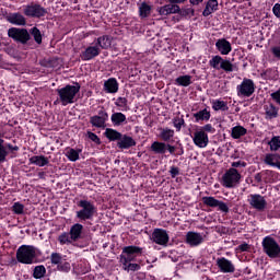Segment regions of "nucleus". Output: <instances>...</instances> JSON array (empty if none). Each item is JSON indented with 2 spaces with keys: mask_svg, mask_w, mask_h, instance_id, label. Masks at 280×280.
Here are the masks:
<instances>
[{
  "mask_svg": "<svg viewBox=\"0 0 280 280\" xmlns=\"http://www.w3.org/2000/svg\"><path fill=\"white\" fill-rule=\"evenodd\" d=\"M196 121H209L211 119V112L207 109L199 110L194 114Z\"/></svg>",
  "mask_w": 280,
  "mask_h": 280,
  "instance_id": "obj_33",
  "label": "nucleus"
},
{
  "mask_svg": "<svg viewBox=\"0 0 280 280\" xmlns=\"http://www.w3.org/2000/svg\"><path fill=\"white\" fill-rule=\"evenodd\" d=\"M166 150L170 152V154H174L176 152V147L166 144Z\"/></svg>",
  "mask_w": 280,
  "mask_h": 280,
  "instance_id": "obj_58",
  "label": "nucleus"
},
{
  "mask_svg": "<svg viewBox=\"0 0 280 280\" xmlns=\"http://www.w3.org/2000/svg\"><path fill=\"white\" fill-rule=\"evenodd\" d=\"M105 136L109 141H119L121 139V133L115 129H106Z\"/></svg>",
  "mask_w": 280,
  "mask_h": 280,
  "instance_id": "obj_41",
  "label": "nucleus"
},
{
  "mask_svg": "<svg viewBox=\"0 0 280 280\" xmlns=\"http://www.w3.org/2000/svg\"><path fill=\"white\" fill-rule=\"evenodd\" d=\"M240 180H242V174L236 168H229L222 176V186L233 189L240 185Z\"/></svg>",
  "mask_w": 280,
  "mask_h": 280,
  "instance_id": "obj_4",
  "label": "nucleus"
},
{
  "mask_svg": "<svg viewBox=\"0 0 280 280\" xmlns=\"http://www.w3.org/2000/svg\"><path fill=\"white\" fill-rule=\"evenodd\" d=\"M24 14L33 19H40L47 14V10L40 4H31L24 8Z\"/></svg>",
  "mask_w": 280,
  "mask_h": 280,
  "instance_id": "obj_10",
  "label": "nucleus"
},
{
  "mask_svg": "<svg viewBox=\"0 0 280 280\" xmlns=\"http://www.w3.org/2000/svg\"><path fill=\"white\" fill-rule=\"evenodd\" d=\"M215 47L221 56H229L231 51H233V47L231 46V42L225 38H220L215 42Z\"/></svg>",
  "mask_w": 280,
  "mask_h": 280,
  "instance_id": "obj_16",
  "label": "nucleus"
},
{
  "mask_svg": "<svg viewBox=\"0 0 280 280\" xmlns=\"http://www.w3.org/2000/svg\"><path fill=\"white\" fill-rule=\"evenodd\" d=\"M82 153V150H75V149H67L66 156L72 162H75L80 159V154Z\"/></svg>",
  "mask_w": 280,
  "mask_h": 280,
  "instance_id": "obj_38",
  "label": "nucleus"
},
{
  "mask_svg": "<svg viewBox=\"0 0 280 280\" xmlns=\"http://www.w3.org/2000/svg\"><path fill=\"white\" fill-rule=\"evenodd\" d=\"M178 86H189L191 84V75H182L175 80Z\"/></svg>",
  "mask_w": 280,
  "mask_h": 280,
  "instance_id": "obj_46",
  "label": "nucleus"
},
{
  "mask_svg": "<svg viewBox=\"0 0 280 280\" xmlns=\"http://www.w3.org/2000/svg\"><path fill=\"white\" fill-rule=\"evenodd\" d=\"M213 12H218V0H209L202 14L205 16H210V14H213Z\"/></svg>",
  "mask_w": 280,
  "mask_h": 280,
  "instance_id": "obj_29",
  "label": "nucleus"
},
{
  "mask_svg": "<svg viewBox=\"0 0 280 280\" xmlns=\"http://www.w3.org/2000/svg\"><path fill=\"white\" fill-rule=\"evenodd\" d=\"M10 38H13L14 40H18L19 43H22L25 45L27 40H30V32L25 28H10L8 32Z\"/></svg>",
  "mask_w": 280,
  "mask_h": 280,
  "instance_id": "obj_11",
  "label": "nucleus"
},
{
  "mask_svg": "<svg viewBox=\"0 0 280 280\" xmlns=\"http://www.w3.org/2000/svg\"><path fill=\"white\" fill-rule=\"evenodd\" d=\"M104 89L106 93H117L119 91V83H117V79L110 78L105 81Z\"/></svg>",
  "mask_w": 280,
  "mask_h": 280,
  "instance_id": "obj_25",
  "label": "nucleus"
},
{
  "mask_svg": "<svg viewBox=\"0 0 280 280\" xmlns=\"http://www.w3.org/2000/svg\"><path fill=\"white\" fill-rule=\"evenodd\" d=\"M191 5H200L205 0H189Z\"/></svg>",
  "mask_w": 280,
  "mask_h": 280,
  "instance_id": "obj_59",
  "label": "nucleus"
},
{
  "mask_svg": "<svg viewBox=\"0 0 280 280\" xmlns=\"http://www.w3.org/2000/svg\"><path fill=\"white\" fill-rule=\"evenodd\" d=\"M47 269L45 268V266L39 265L34 268L33 277L34 279H43V277H45Z\"/></svg>",
  "mask_w": 280,
  "mask_h": 280,
  "instance_id": "obj_43",
  "label": "nucleus"
},
{
  "mask_svg": "<svg viewBox=\"0 0 280 280\" xmlns=\"http://www.w3.org/2000/svg\"><path fill=\"white\" fill-rule=\"evenodd\" d=\"M280 155L277 153H267L264 158L265 165H269L270 167H277L279 165Z\"/></svg>",
  "mask_w": 280,
  "mask_h": 280,
  "instance_id": "obj_24",
  "label": "nucleus"
},
{
  "mask_svg": "<svg viewBox=\"0 0 280 280\" xmlns=\"http://www.w3.org/2000/svg\"><path fill=\"white\" fill-rule=\"evenodd\" d=\"M30 163L37 167H45V165H49V159L44 155H34L30 159Z\"/></svg>",
  "mask_w": 280,
  "mask_h": 280,
  "instance_id": "obj_26",
  "label": "nucleus"
},
{
  "mask_svg": "<svg viewBox=\"0 0 280 280\" xmlns=\"http://www.w3.org/2000/svg\"><path fill=\"white\" fill-rule=\"evenodd\" d=\"M143 253V249L141 247L137 246H127L124 247L122 254L120 255V264L135 261L139 255Z\"/></svg>",
  "mask_w": 280,
  "mask_h": 280,
  "instance_id": "obj_7",
  "label": "nucleus"
},
{
  "mask_svg": "<svg viewBox=\"0 0 280 280\" xmlns=\"http://www.w3.org/2000/svg\"><path fill=\"white\" fill-rule=\"evenodd\" d=\"M192 143L197 147V148H207V145H209V135H207V132H205V130H197L194 132L192 136Z\"/></svg>",
  "mask_w": 280,
  "mask_h": 280,
  "instance_id": "obj_13",
  "label": "nucleus"
},
{
  "mask_svg": "<svg viewBox=\"0 0 280 280\" xmlns=\"http://www.w3.org/2000/svg\"><path fill=\"white\" fill-rule=\"evenodd\" d=\"M247 130L246 128L242 126H236L232 128V138L233 139H241V137H244L246 135Z\"/></svg>",
  "mask_w": 280,
  "mask_h": 280,
  "instance_id": "obj_42",
  "label": "nucleus"
},
{
  "mask_svg": "<svg viewBox=\"0 0 280 280\" xmlns=\"http://www.w3.org/2000/svg\"><path fill=\"white\" fill-rule=\"evenodd\" d=\"M265 119H275L279 115V108L272 104H267L264 106Z\"/></svg>",
  "mask_w": 280,
  "mask_h": 280,
  "instance_id": "obj_23",
  "label": "nucleus"
},
{
  "mask_svg": "<svg viewBox=\"0 0 280 280\" xmlns=\"http://www.w3.org/2000/svg\"><path fill=\"white\" fill-rule=\"evenodd\" d=\"M122 264V270H126L127 272H137V270H141V266L139 264L133 262H121Z\"/></svg>",
  "mask_w": 280,
  "mask_h": 280,
  "instance_id": "obj_44",
  "label": "nucleus"
},
{
  "mask_svg": "<svg viewBox=\"0 0 280 280\" xmlns=\"http://www.w3.org/2000/svg\"><path fill=\"white\" fill-rule=\"evenodd\" d=\"M209 65L212 69H215L217 71H225V73H232V71H235V66L228 59L222 58L220 55L213 56Z\"/></svg>",
  "mask_w": 280,
  "mask_h": 280,
  "instance_id": "obj_5",
  "label": "nucleus"
},
{
  "mask_svg": "<svg viewBox=\"0 0 280 280\" xmlns=\"http://www.w3.org/2000/svg\"><path fill=\"white\" fill-rule=\"evenodd\" d=\"M173 126L176 130V132H180V130H183V126H185V117L182 116H176L173 118Z\"/></svg>",
  "mask_w": 280,
  "mask_h": 280,
  "instance_id": "obj_40",
  "label": "nucleus"
},
{
  "mask_svg": "<svg viewBox=\"0 0 280 280\" xmlns=\"http://www.w3.org/2000/svg\"><path fill=\"white\" fill-rule=\"evenodd\" d=\"M108 120V114L106 112H100L98 116H92L90 118V124L95 128H104L106 121Z\"/></svg>",
  "mask_w": 280,
  "mask_h": 280,
  "instance_id": "obj_19",
  "label": "nucleus"
},
{
  "mask_svg": "<svg viewBox=\"0 0 280 280\" xmlns=\"http://www.w3.org/2000/svg\"><path fill=\"white\" fill-rule=\"evenodd\" d=\"M58 242H59V244H61V246H65V244L66 245L73 244V242H75V241H73V238H71L70 233L63 232L58 236Z\"/></svg>",
  "mask_w": 280,
  "mask_h": 280,
  "instance_id": "obj_39",
  "label": "nucleus"
},
{
  "mask_svg": "<svg viewBox=\"0 0 280 280\" xmlns=\"http://www.w3.org/2000/svg\"><path fill=\"white\" fill-rule=\"evenodd\" d=\"M217 266L221 272H224V273L235 272V265H233V261L224 257L217 259Z\"/></svg>",
  "mask_w": 280,
  "mask_h": 280,
  "instance_id": "obj_17",
  "label": "nucleus"
},
{
  "mask_svg": "<svg viewBox=\"0 0 280 280\" xmlns=\"http://www.w3.org/2000/svg\"><path fill=\"white\" fill-rule=\"evenodd\" d=\"M178 150H179V151H178L177 154H178L179 156H183V154H185V149H183V144H179Z\"/></svg>",
  "mask_w": 280,
  "mask_h": 280,
  "instance_id": "obj_60",
  "label": "nucleus"
},
{
  "mask_svg": "<svg viewBox=\"0 0 280 280\" xmlns=\"http://www.w3.org/2000/svg\"><path fill=\"white\" fill-rule=\"evenodd\" d=\"M110 119L114 126H121V124H126V116L121 112H116L112 114Z\"/></svg>",
  "mask_w": 280,
  "mask_h": 280,
  "instance_id": "obj_32",
  "label": "nucleus"
},
{
  "mask_svg": "<svg viewBox=\"0 0 280 280\" xmlns=\"http://www.w3.org/2000/svg\"><path fill=\"white\" fill-rule=\"evenodd\" d=\"M278 170H280V158L278 160V166H277Z\"/></svg>",
  "mask_w": 280,
  "mask_h": 280,
  "instance_id": "obj_61",
  "label": "nucleus"
},
{
  "mask_svg": "<svg viewBox=\"0 0 280 280\" xmlns=\"http://www.w3.org/2000/svg\"><path fill=\"white\" fill-rule=\"evenodd\" d=\"M262 250L271 259H277V257L280 255V245L272 236H266L262 240Z\"/></svg>",
  "mask_w": 280,
  "mask_h": 280,
  "instance_id": "obj_6",
  "label": "nucleus"
},
{
  "mask_svg": "<svg viewBox=\"0 0 280 280\" xmlns=\"http://www.w3.org/2000/svg\"><path fill=\"white\" fill-rule=\"evenodd\" d=\"M48 67H51V63H48Z\"/></svg>",
  "mask_w": 280,
  "mask_h": 280,
  "instance_id": "obj_62",
  "label": "nucleus"
},
{
  "mask_svg": "<svg viewBox=\"0 0 280 280\" xmlns=\"http://www.w3.org/2000/svg\"><path fill=\"white\" fill-rule=\"evenodd\" d=\"M151 240H153V242L160 246H167L170 235L167 234V231L163 229H155L151 235Z\"/></svg>",
  "mask_w": 280,
  "mask_h": 280,
  "instance_id": "obj_12",
  "label": "nucleus"
},
{
  "mask_svg": "<svg viewBox=\"0 0 280 280\" xmlns=\"http://www.w3.org/2000/svg\"><path fill=\"white\" fill-rule=\"evenodd\" d=\"M0 60H1V56H0Z\"/></svg>",
  "mask_w": 280,
  "mask_h": 280,
  "instance_id": "obj_64",
  "label": "nucleus"
},
{
  "mask_svg": "<svg viewBox=\"0 0 280 280\" xmlns=\"http://www.w3.org/2000/svg\"><path fill=\"white\" fill-rule=\"evenodd\" d=\"M50 261L51 264H54L55 266H59L62 261V255L58 254V253H52L50 255Z\"/></svg>",
  "mask_w": 280,
  "mask_h": 280,
  "instance_id": "obj_47",
  "label": "nucleus"
},
{
  "mask_svg": "<svg viewBox=\"0 0 280 280\" xmlns=\"http://www.w3.org/2000/svg\"><path fill=\"white\" fill-rule=\"evenodd\" d=\"M116 106H119V108H126V106H128V98H126V97H118L116 100Z\"/></svg>",
  "mask_w": 280,
  "mask_h": 280,
  "instance_id": "obj_50",
  "label": "nucleus"
},
{
  "mask_svg": "<svg viewBox=\"0 0 280 280\" xmlns=\"http://www.w3.org/2000/svg\"><path fill=\"white\" fill-rule=\"evenodd\" d=\"M96 40H97L96 45L97 47H100V49H108V47H110L113 43V39L108 35H103L98 37Z\"/></svg>",
  "mask_w": 280,
  "mask_h": 280,
  "instance_id": "obj_30",
  "label": "nucleus"
},
{
  "mask_svg": "<svg viewBox=\"0 0 280 280\" xmlns=\"http://www.w3.org/2000/svg\"><path fill=\"white\" fill-rule=\"evenodd\" d=\"M235 167H246V162H242V161L233 162L231 170H235Z\"/></svg>",
  "mask_w": 280,
  "mask_h": 280,
  "instance_id": "obj_56",
  "label": "nucleus"
},
{
  "mask_svg": "<svg viewBox=\"0 0 280 280\" xmlns=\"http://www.w3.org/2000/svg\"><path fill=\"white\" fill-rule=\"evenodd\" d=\"M248 202L250 207H253L257 211H264V209H266V206L268 205V202H266V198H264V196L261 195H249Z\"/></svg>",
  "mask_w": 280,
  "mask_h": 280,
  "instance_id": "obj_15",
  "label": "nucleus"
},
{
  "mask_svg": "<svg viewBox=\"0 0 280 280\" xmlns=\"http://www.w3.org/2000/svg\"><path fill=\"white\" fill-rule=\"evenodd\" d=\"M205 242V237L202 234L197 232H187L186 234V243L189 246H200Z\"/></svg>",
  "mask_w": 280,
  "mask_h": 280,
  "instance_id": "obj_20",
  "label": "nucleus"
},
{
  "mask_svg": "<svg viewBox=\"0 0 280 280\" xmlns=\"http://www.w3.org/2000/svg\"><path fill=\"white\" fill-rule=\"evenodd\" d=\"M272 12L275 14V16H277V19H280V4L276 3L272 8Z\"/></svg>",
  "mask_w": 280,
  "mask_h": 280,
  "instance_id": "obj_54",
  "label": "nucleus"
},
{
  "mask_svg": "<svg viewBox=\"0 0 280 280\" xmlns=\"http://www.w3.org/2000/svg\"><path fill=\"white\" fill-rule=\"evenodd\" d=\"M271 54L275 56V58H278V60H280V47L279 46L271 48Z\"/></svg>",
  "mask_w": 280,
  "mask_h": 280,
  "instance_id": "obj_55",
  "label": "nucleus"
},
{
  "mask_svg": "<svg viewBox=\"0 0 280 280\" xmlns=\"http://www.w3.org/2000/svg\"><path fill=\"white\" fill-rule=\"evenodd\" d=\"M199 130H203V132H206V135H207V132H211V133L215 132V129L213 128V126H212L211 124L205 125V126H203L201 129H199Z\"/></svg>",
  "mask_w": 280,
  "mask_h": 280,
  "instance_id": "obj_51",
  "label": "nucleus"
},
{
  "mask_svg": "<svg viewBox=\"0 0 280 280\" xmlns=\"http://www.w3.org/2000/svg\"><path fill=\"white\" fill-rule=\"evenodd\" d=\"M30 34L32 37H34V40L35 43H37V45H40V43H43V34L40 33V30H38V27L31 28Z\"/></svg>",
  "mask_w": 280,
  "mask_h": 280,
  "instance_id": "obj_45",
  "label": "nucleus"
},
{
  "mask_svg": "<svg viewBox=\"0 0 280 280\" xmlns=\"http://www.w3.org/2000/svg\"><path fill=\"white\" fill-rule=\"evenodd\" d=\"M82 231H84V225L80 223H75L70 228V236L71 240L78 242V240L82 238Z\"/></svg>",
  "mask_w": 280,
  "mask_h": 280,
  "instance_id": "obj_22",
  "label": "nucleus"
},
{
  "mask_svg": "<svg viewBox=\"0 0 280 280\" xmlns=\"http://www.w3.org/2000/svg\"><path fill=\"white\" fill-rule=\"evenodd\" d=\"M268 145L270 152H279L280 150V136H273L269 141Z\"/></svg>",
  "mask_w": 280,
  "mask_h": 280,
  "instance_id": "obj_36",
  "label": "nucleus"
},
{
  "mask_svg": "<svg viewBox=\"0 0 280 280\" xmlns=\"http://www.w3.org/2000/svg\"><path fill=\"white\" fill-rule=\"evenodd\" d=\"M135 145H137V141L130 136H121L118 141V148H120V150H128L135 148Z\"/></svg>",
  "mask_w": 280,
  "mask_h": 280,
  "instance_id": "obj_21",
  "label": "nucleus"
},
{
  "mask_svg": "<svg viewBox=\"0 0 280 280\" xmlns=\"http://www.w3.org/2000/svg\"><path fill=\"white\" fill-rule=\"evenodd\" d=\"M9 23H12V25H25L26 20L25 16L21 13H11L8 16Z\"/></svg>",
  "mask_w": 280,
  "mask_h": 280,
  "instance_id": "obj_27",
  "label": "nucleus"
},
{
  "mask_svg": "<svg viewBox=\"0 0 280 280\" xmlns=\"http://www.w3.org/2000/svg\"><path fill=\"white\" fill-rule=\"evenodd\" d=\"M14 150H19V148H14Z\"/></svg>",
  "mask_w": 280,
  "mask_h": 280,
  "instance_id": "obj_63",
  "label": "nucleus"
},
{
  "mask_svg": "<svg viewBox=\"0 0 280 280\" xmlns=\"http://www.w3.org/2000/svg\"><path fill=\"white\" fill-rule=\"evenodd\" d=\"M151 150L154 154H165V152H167V143L154 141L151 144Z\"/></svg>",
  "mask_w": 280,
  "mask_h": 280,
  "instance_id": "obj_28",
  "label": "nucleus"
},
{
  "mask_svg": "<svg viewBox=\"0 0 280 280\" xmlns=\"http://www.w3.org/2000/svg\"><path fill=\"white\" fill-rule=\"evenodd\" d=\"M160 139H162V141H170L171 139H174V129H160Z\"/></svg>",
  "mask_w": 280,
  "mask_h": 280,
  "instance_id": "obj_37",
  "label": "nucleus"
},
{
  "mask_svg": "<svg viewBox=\"0 0 280 280\" xmlns=\"http://www.w3.org/2000/svg\"><path fill=\"white\" fill-rule=\"evenodd\" d=\"M102 52L100 46L96 44L88 47L84 51L81 52V60H93V58H97V55Z\"/></svg>",
  "mask_w": 280,
  "mask_h": 280,
  "instance_id": "obj_18",
  "label": "nucleus"
},
{
  "mask_svg": "<svg viewBox=\"0 0 280 280\" xmlns=\"http://www.w3.org/2000/svg\"><path fill=\"white\" fill-rule=\"evenodd\" d=\"M170 174H171L172 178H176V176H178V174H180V171L178 170V167L172 166L170 170Z\"/></svg>",
  "mask_w": 280,
  "mask_h": 280,
  "instance_id": "obj_53",
  "label": "nucleus"
},
{
  "mask_svg": "<svg viewBox=\"0 0 280 280\" xmlns=\"http://www.w3.org/2000/svg\"><path fill=\"white\" fill-rule=\"evenodd\" d=\"M8 147H5V140L1 137L0 132V163H5V159H8Z\"/></svg>",
  "mask_w": 280,
  "mask_h": 280,
  "instance_id": "obj_34",
  "label": "nucleus"
},
{
  "mask_svg": "<svg viewBox=\"0 0 280 280\" xmlns=\"http://www.w3.org/2000/svg\"><path fill=\"white\" fill-rule=\"evenodd\" d=\"M16 259L20 264H34V259H36V248L31 245H22L16 252Z\"/></svg>",
  "mask_w": 280,
  "mask_h": 280,
  "instance_id": "obj_3",
  "label": "nucleus"
},
{
  "mask_svg": "<svg viewBox=\"0 0 280 280\" xmlns=\"http://www.w3.org/2000/svg\"><path fill=\"white\" fill-rule=\"evenodd\" d=\"M57 93L62 106L73 104L75 102V95L80 93V84L77 83L75 85H66L65 88L57 90Z\"/></svg>",
  "mask_w": 280,
  "mask_h": 280,
  "instance_id": "obj_2",
  "label": "nucleus"
},
{
  "mask_svg": "<svg viewBox=\"0 0 280 280\" xmlns=\"http://www.w3.org/2000/svg\"><path fill=\"white\" fill-rule=\"evenodd\" d=\"M79 211L75 212V217L81 222H85V220H93L95 218V213H97V207L93 201L81 199L78 201Z\"/></svg>",
  "mask_w": 280,
  "mask_h": 280,
  "instance_id": "obj_1",
  "label": "nucleus"
},
{
  "mask_svg": "<svg viewBox=\"0 0 280 280\" xmlns=\"http://www.w3.org/2000/svg\"><path fill=\"white\" fill-rule=\"evenodd\" d=\"M57 270H60V272H69V270H71V265L69 262H60L57 266Z\"/></svg>",
  "mask_w": 280,
  "mask_h": 280,
  "instance_id": "obj_49",
  "label": "nucleus"
},
{
  "mask_svg": "<svg viewBox=\"0 0 280 280\" xmlns=\"http://www.w3.org/2000/svg\"><path fill=\"white\" fill-rule=\"evenodd\" d=\"M238 97H250L255 93V82L250 79H243L242 83L236 86Z\"/></svg>",
  "mask_w": 280,
  "mask_h": 280,
  "instance_id": "obj_8",
  "label": "nucleus"
},
{
  "mask_svg": "<svg viewBox=\"0 0 280 280\" xmlns=\"http://www.w3.org/2000/svg\"><path fill=\"white\" fill-rule=\"evenodd\" d=\"M240 250H242V253H246V250L250 249V245L243 243L238 246Z\"/></svg>",
  "mask_w": 280,
  "mask_h": 280,
  "instance_id": "obj_57",
  "label": "nucleus"
},
{
  "mask_svg": "<svg viewBox=\"0 0 280 280\" xmlns=\"http://www.w3.org/2000/svg\"><path fill=\"white\" fill-rule=\"evenodd\" d=\"M213 110H229V104L222 100L211 101Z\"/></svg>",
  "mask_w": 280,
  "mask_h": 280,
  "instance_id": "obj_35",
  "label": "nucleus"
},
{
  "mask_svg": "<svg viewBox=\"0 0 280 280\" xmlns=\"http://www.w3.org/2000/svg\"><path fill=\"white\" fill-rule=\"evenodd\" d=\"M152 14V5L142 2L139 7V16L140 19H148Z\"/></svg>",
  "mask_w": 280,
  "mask_h": 280,
  "instance_id": "obj_31",
  "label": "nucleus"
},
{
  "mask_svg": "<svg viewBox=\"0 0 280 280\" xmlns=\"http://www.w3.org/2000/svg\"><path fill=\"white\" fill-rule=\"evenodd\" d=\"M170 4H165L158 9L161 16H167L170 14H178L180 12V7L176 3H185L187 0H167Z\"/></svg>",
  "mask_w": 280,
  "mask_h": 280,
  "instance_id": "obj_9",
  "label": "nucleus"
},
{
  "mask_svg": "<svg viewBox=\"0 0 280 280\" xmlns=\"http://www.w3.org/2000/svg\"><path fill=\"white\" fill-rule=\"evenodd\" d=\"M202 202L207 207H212V208L218 207L219 211H222L223 213H229V206L224 203V201H220L214 197H203Z\"/></svg>",
  "mask_w": 280,
  "mask_h": 280,
  "instance_id": "obj_14",
  "label": "nucleus"
},
{
  "mask_svg": "<svg viewBox=\"0 0 280 280\" xmlns=\"http://www.w3.org/2000/svg\"><path fill=\"white\" fill-rule=\"evenodd\" d=\"M12 211L18 215H21L23 211H25V206H23L21 202H15L12 207Z\"/></svg>",
  "mask_w": 280,
  "mask_h": 280,
  "instance_id": "obj_48",
  "label": "nucleus"
},
{
  "mask_svg": "<svg viewBox=\"0 0 280 280\" xmlns=\"http://www.w3.org/2000/svg\"><path fill=\"white\" fill-rule=\"evenodd\" d=\"M88 137L89 139H91V141H93L94 143H100V137H97V135L89 131L88 132Z\"/></svg>",
  "mask_w": 280,
  "mask_h": 280,
  "instance_id": "obj_52",
  "label": "nucleus"
}]
</instances>
